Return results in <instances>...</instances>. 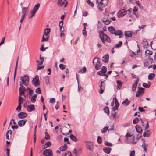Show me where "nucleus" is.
I'll list each match as a JSON object with an SVG mask.
<instances>
[{
    "instance_id": "34",
    "label": "nucleus",
    "mask_w": 156,
    "mask_h": 156,
    "mask_svg": "<svg viewBox=\"0 0 156 156\" xmlns=\"http://www.w3.org/2000/svg\"><path fill=\"white\" fill-rule=\"evenodd\" d=\"M12 133V131L11 130H9L6 133V138L8 139L9 140V135L10 136L11 135Z\"/></svg>"
},
{
    "instance_id": "19",
    "label": "nucleus",
    "mask_w": 156,
    "mask_h": 156,
    "mask_svg": "<svg viewBox=\"0 0 156 156\" xmlns=\"http://www.w3.org/2000/svg\"><path fill=\"white\" fill-rule=\"evenodd\" d=\"M113 130V128L108 129V127L105 126L101 129V133H104L106 132L107 130Z\"/></svg>"
},
{
    "instance_id": "43",
    "label": "nucleus",
    "mask_w": 156,
    "mask_h": 156,
    "mask_svg": "<svg viewBox=\"0 0 156 156\" xmlns=\"http://www.w3.org/2000/svg\"><path fill=\"white\" fill-rule=\"evenodd\" d=\"M133 136L132 135H131L129 134V133H128L126 135V139L127 140H128L129 139L128 138L129 137H131V140L132 139V138Z\"/></svg>"
},
{
    "instance_id": "54",
    "label": "nucleus",
    "mask_w": 156,
    "mask_h": 156,
    "mask_svg": "<svg viewBox=\"0 0 156 156\" xmlns=\"http://www.w3.org/2000/svg\"><path fill=\"white\" fill-rule=\"evenodd\" d=\"M21 105L20 103H19L18 105L17 108H16V110L18 112H20L21 110Z\"/></svg>"
},
{
    "instance_id": "8",
    "label": "nucleus",
    "mask_w": 156,
    "mask_h": 156,
    "mask_svg": "<svg viewBox=\"0 0 156 156\" xmlns=\"http://www.w3.org/2000/svg\"><path fill=\"white\" fill-rule=\"evenodd\" d=\"M153 59L151 58H150L147 59L144 63V65L145 67L148 66L149 65L152 63L153 62Z\"/></svg>"
},
{
    "instance_id": "15",
    "label": "nucleus",
    "mask_w": 156,
    "mask_h": 156,
    "mask_svg": "<svg viewBox=\"0 0 156 156\" xmlns=\"http://www.w3.org/2000/svg\"><path fill=\"white\" fill-rule=\"evenodd\" d=\"M26 119H23L20 120L18 122V124L20 127L23 126L27 122Z\"/></svg>"
},
{
    "instance_id": "42",
    "label": "nucleus",
    "mask_w": 156,
    "mask_h": 156,
    "mask_svg": "<svg viewBox=\"0 0 156 156\" xmlns=\"http://www.w3.org/2000/svg\"><path fill=\"white\" fill-rule=\"evenodd\" d=\"M154 76L155 75L154 73H150L148 75V79L149 80H152L154 77Z\"/></svg>"
},
{
    "instance_id": "22",
    "label": "nucleus",
    "mask_w": 156,
    "mask_h": 156,
    "mask_svg": "<svg viewBox=\"0 0 156 156\" xmlns=\"http://www.w3.org/2000/svg\"><path fill=\"white\" fill-rule=\"evenodd\" d=\"M133 32L130 31L125 32V35L126 37H131L132 36Z\"/></svg>"
},
{
    "instance_id": "35",
    "label": "nucleus",
    "mask_w": 156,
    "mask_h": 156,
    "mask_svg": "<svg viewBox=\"0 0 156 156\" xmlns=\"http://www.w3.org/2000/svg\"><path fill=\"white\" fill-rule=\"evenodd\" d=\"M141 140H142L143 142L142 145V147L144 149V151H146L147 150V146L146 145L144 140L143 139H142Z\"/></svg>"
},
{
    "instance_id": "14",
    "label": "nucleus",
    "mask_w": 156,
    "mask_h": 156,
    "mask_svg": "<svg viewBox=\"0 0 156 156\" xmlns=\"http://www.w3.org/2000/svg\"><path fill=\"white\" fill-rule=\"evenodd\" d=\"M115 107H113L112 108L113 111H115L116 110H117L118 109V107L119 106V104L118 101L117 99L115 98Z\"/></svg>"
},
{
    "instance_id": "16",
    "label": "nucleus",
    "mask_w": 156,
    "mask_h": 156,
    "mask_svg": "<svg viewBox=\"0 0 156 156\" xmlns=\"http://www.w3.org/2000/svg\"><path fill=\"white\" fill-rule=\"evenodd\" d=\"M34 106L33 105H28L27 107V110L29 112H31L34 110Z\"/></svg>"
},
{
    "instance_id": "18",
    "label": "nucleus",
    "mask_w": 156,
    "mask_h": 156,
    "mask_svg": "<svg viewBox=\"0 0 156 156\" xmlns=\"http://www.w3.org/2000/svg\"><path fill=\"white\" fill-rule=\"evenodd\" d=\"M108 0H101L100 4L103 6L107 5L108 3Z\"/></svg>"
},
{
    "instance_id": "20",
    "label": "nucleus",
    "mask_w": 156,
    "mask_h": 156,
    "mask_svg": "<svg viewBox=\"0 0 156 156\" xmlns=\"http://www.w3.org/2000/svg\"><path fill=\"white\" fill-rule=\"evenodd\" d=\"M105 81V80L104 81H101V84L100 86L101 88V90L99 92L101 94H102L104 92L105 88V86L104 85H102V83Z\"/></svg>"
},
{
    "instance_id": "23",
    "label": "nucleus",
    "mask_w": 156,
    "mask_h": 156,
    "mask_svg": "<svg viewBox=\"0 0 156 156\" xmlns=\"http://www.w3.org/2000/svg\"><path fill=\"white\" fill-rule=\"evenodd\" d=\"M118 3L117 5V6L119 8H121L123 5V1L122 0H118Z\"/></svg>"
},
{
    "instance_id": "33",
    "label": "nucleus",
    "mask_w": 156,
    "mask_h": 156,
    "mask_svg": "<svg viewBox=\"0 0 156 156\" xmlns=\"http://www.w3.org/2000/svg\"><path fill=\"white\" fill-rule=\"evenodd\" d=\"M18 58H19V57H18V58H17V60L16 62V66H15V71H14V80L15 79V76H16V73L17 65L18 63Z\"/></svg>"
},
{
    "instance_id": "48",
    "label": "nucleus",
    "mask_w": 156,
    "mask_h": 156,
    "mask_svg": "<svg viewBox=\"0 0 156 156\" xmlns=\"http://www.w3.org/2000/svg\"><path fill=\"white\" fill-rule=\"evenodd\" d=\"M59 68L61 70H63L66 67V66L65 65L60 64L59 65Z\"/></svg>"
},
{
    "instance_id": "39",
    "label": "nucleus",
    "mask_w": 156,
    "mask_h": 156,
    "mask_svg": "<svg viewBox=\"0 0 156 156\" xmlns=\"http://www.w3.org/2000/svg\"><path fill=\"white\" fill-rule=\"evenodd\" d=\"M67 145L66 144H65L64 145L60 147V150L61 151H64L67 149Z\"/></svg>"
},
{
    "instance_id": "28",
    "label": "nucleus",
    "mask_w": 156,
    "mask_h": 156,
    "mask_svg": "<svg viewBox=\"0 0 156 156\" xmlns=\"http://www.w3.org/2000/svg\"><path fill=\"white\" fill-rule=\"evenodd\" d=\"M103 61L107 63L108 62V58H109V56L108 55H105L103 57Z\"/></svg>"
},
{
    "instance_id": "51",
    "label": "nucleus",
    "mask_w": 156,
    "mask_h": 156,
    "mask_svg": "<svg viewBox=\"0 0 156 156\" xmlns=\"http://www.w3.org/2000/svg\"><path fill=\"white\" fill-rule=\"evenodd\" d=\"M102 22L106 25H108L110 23V21L108 19L105 20H102Z\"/></svg>"
},
{
    "instance_id": "13",
    "label": "nucleus",
    "mask_w": 156,
    "mask_h": 156,
    "mask_svg": "<svg viewBox=\"0 0 156 156\" xmlns=\"http://www.w3.org/2000/svg\"><path fill=\"white\" fill-rule=\"evenodd\" d=\"M18 116L20 119H23L25 118L27 116V114L25 112H21L18 113Z\"/></svg>"
},
{
    "instance_id": "27",
    "label": "nucleus",
    "mask_w": 156,
    "mask_h": 156,
    "mask_svg": "<svg viewBox=\"0 0 156 156\" xmlns=\"http://www.w3.org/2000/svg\"><path fill=\"white\" fill-rule=\"evenodd\" d=\"M116 82L117 84L116 88L117 89H120L122 87V83L120 80H117Z\"/></svg>"
},
{
    "instance_id": "56",
    "label": "nucleus",
    "mask_w": 156,
    "mask_h": 156,
    "mask_svg": "<svg viewBox=\"0 0 156 156\" xmlns=\"http://www.w3.org/2000/svg\"><path fill=\"white\" fill-rule=\"evenodd\" d=\"M104 144L106 146H111L112 145V144L111 143L108 142V141H105L104 142Z\"/></svg>"
},
{
    "instance_id": "6",
    "label": "nucleus",
    "mask_w": 156,
    "mask_h": 156,
    "mask_svg": "<svg viewBox=\"0 0 156 156\" xmlns=\"http://www.w3.org/2000/svg\"><path fill=\"white\" fill-rule=\"evenodd\" d=\"M126 13V11L124 9L120 10L117 13V16L119 18L122 17Z\"/></svg>"
},
{
    "instance_id": "38",
    "label": "nucleus",
    "mask_w": 156,
    "mask_h": 156,
    "mask_svg": "<svg viewBox=\"0 0 156 156\" xmlns=\"http://www.w3.org/2000/svg\"><path fill=\"white\" fill-rule=\"evenodd\" d=\"M130 101H129L128 99H126L123 101L122 103V104H125L127 106L129 104Z\"/></svg>"
},
{
    "instance_id": "36",
    "label": "nucleus",
    "mask_w": 156,
    "mask_h": 156,
    "mask_svg": "<svg viewBox=\"0 0 156 156\" xmlns=\"http://www.w3.org/2000/svg\"><path fill=\"white\" fill-rule=\"evenodd\" d=\"M63 22L62 21H61L59 22V26L60 27V29L61 32H63L64 30H62V28L63 27Z\"/></svg>"
},
{
    "instance_id": "4",
    "label": "nucleus",
    "mask_w": 156,
    "mask_h": 156,
    "mask_svg": "<svg viewBox=\"0 0 156 156\" xmlns=\"http://www.w3.org/2000/svg\"><path fill=\"white\" fill-rule=\"evenodd\" d=\"M20 80H22V84H23V85L24 84L26 86H28L29 81V78L28 76L24 75L23 77L21 76L20 77Z\"/></svg>"
},
{
    "instance_id": "17",
    "label": "nucleus",
    "mask_w": 156,
    "mask_h": 156,
    "mask_svg": "<svg viewBox=\"0 0 156 156\" xmlns=\"http://www.w3.org/2000/svg\"><path fill=\"white\" fill-rule=\"evenodd\" d=\"M104 152L106 154H109L111 150V148L109 147H105L103 148Z\"/></svg>"
},
{
    "instance_id": "61",
    "label": "nucleus",
    "mask_w": 156,
    "mask_h": 156,
    "mask_svg": "<svg viewBox=\"0 0 156 156\" xmlns=\"http://www.w3.org/2000/svg\"><path fill=\"white\" fill-rule=\"evenodd\" d=\"M65 156H72L71 153L69 151L65 153Z\"/></svg>"
},
{
    "instance_id": "11",
    "label": "nucleus",
    "mask_w": 156,
    "mask_h": 156,
    "mask_svg": "<svg viewBox=\"0 0 156 156\" xmlns=\"http://www.w3.org/2000/svg\"><path fill=\"white\" fill-rule=\"evenodd\" d=\"M139 79L138 78H137L136 80L135 81L134 84L132 86V90L134 92L136 90V87L137 84L139 82Z\"/></svg>"
},
{
    "instance_id": "21",
    "label": "nucleus",
    "mask_w": 156,
    "mask_h": 156,
    "mask_svg": "<svg viewBox=\"0 0 156 156\" xmlns=\"http://www.w3.org/2000/svg\"><path fill=\"white\" fill-rule=\"evenodd\" d=\"M40 6V4L39 3H38L37 5H36L33 8L31 11H33L34 12H35L36 13V12Z\"/></svg>"
},
{
    "instance_id": "55",
    "label": "nucleus",
    "mask_w": 156,
    "mask_h": 156,
    "mask_svg": "<svg viewBox=\"0 0 156 156\" xmlns=\"http://www.w3.org/2000/svg\"><path fill=\"white\" fill-rule=\"evenodd\" d=\"M25 16L22 15L21 17V20L20 21V22L21 23V25L22 23H23V20L25 18Z\"/></svg>"
},
{
    "instance_id": "30",
    "label": "nucleus",
    "mask_w": 156,
    "mask_h": 156,
    "mask_svg": "<svg viewBox=\"0 0 156 156\" xmlns=\"http://www.w3.org/2000/svg\"><path fill=\"white\" fill-rule=\"evenodd\" d=\"M86 72V68L85 67H83L82 69L79 70L78 72L81 73H83Z\"/></svg>"
},
{
    "instance_id": "37",
    "label": "nucleus",
    "mask_w": 156,
    "mask_h": 156,
    "mask_svg": "<svg viewBox=\"0 0 156 156\" xmlns=\"http://www.w3.org/2000/svg\"><path fill=\"white\" fill-rule=\"evenodd\" d=\"M70 138L73 141L76 142L78 140L76 137L73 134H71L70 135Z\"/></svg>"
},
{
    "instance_id": "58",
    "label": "nucleus",
    "mask_w": 156,
    "mask_h": 156,
    "mask_svg": "<svg viewBox=\"0 0 156 156\" xmlns=\"http://www.w3.org/2000/svg\"><path fill=\"white\" fill-rule=\"evenodd\" d=\"M36 92L37 94H40L41 93V91L40 88L38 87L36 90Z\"/></svg>"
},
{
    "instance_id": "46",
    "label": "nucleus",
    "mask_w": 156,
    "mask_h": 156,
    "mask_svg": "<svg viewBox=\"0 0 156 156\" xmlns=\"http://www.w3.org/2000/svg\"><path fill=\"white\" fill-rule=\"evenodd\" d=\"M139 121V119L137 117L133 121V123L134 124H136Z\"/></svg>"
},
{
    "instance_id": "24",
    "label": "nucleus",
    "mask_w": 156,
    "mask_h": 156,
    "mask_svg": "<svg viewBox=\"0 0 156 156\" xmlns=\"http://www.w3.org/2000/svg\"><path fill=\"white\" fill-rule=\"evenodd\" d=\"M136 129L137 132L140 134H141L142 132V130L141 128V127L140 126L136 125Z\"/></svg>"
},
{
    "instance_id": "29",
    "label": "nucleus",
    "mask_w": 156,
    "mask_h": 156,
    "mask_svg": "<svg viewBox=\"0 0 156 156\" xmlns=\"http://www.w3.org/2000/svg\"><path fill=\"white\" fill-rule=\"evenodd\" d=\"M108 30L111 33L113 34L115 30V29L112 27H110L108 28Z\"/></svg>"
},
{
    "instance_id": "12",
    "label": "nucleus",
    "mask_w": 156,
    "mask_h": 156,
    "mask_svg": "<svg viewBox=\"0 0 156 156\" xmlns=\"http://www.w3.org/2000/svg\"><path fill=\"white\" fill-rule=\"evenodd\" d=\"M113 34H114L115 36L119 35V37L120 38L122 37L123 36V34L120 30H118L117 31L115 30L114 33Z\"/></svg>"
},
{
    "instance_id": "59",
    "label": "nucleus",
    "mask_w": 156,
    "mask_h": 156,
    "mask_svg": "<svg viewBox=\"0 0 156 156\" xmlns=\"http://www.w3.org/2000/svg\"><path fill=\"white\" fill-rule=\"evenodd\" d=\"M143 86L144 87L146 88H148L150 87V85L145 83H143Z\"/></svg>"
},
{
    "instance_id": "3",
    "label": "nucleus",
    "mask_w": 156,
    "mask_h": 156,
    "mask_svg": "<svg viewBox=\"0 0 156 156\" xmlns=\"http://www.w3.org/2000/svg\"><path fill=\"white\" fill-rule=\"evenodd\" d=\"M32 83V84L35 87L40 86L39 76L38 75H36L35 77L33 79Z\"/></svg>"
},
{
    "instance_id": "5",
    "label": "nucleus",
    "mask_w": 156,
    "mask_h": 156,
    "mask_svg": "<svg viewBox=\"0 0 156 156\" xmlns=\"http://www.w3.org/2000/svg\"><path fill=\"white\" fill-rule=\"evenodd\" d=\"M87 148L90 151H92L94 147V144L93 142L90 141L86 142Z\"/></svg>"
},
{
    "instance_id": "10",
    "label": "nucleus",
    "mask_w": 156,
    "mask_h": 156,
    "mask_svg": "<svg viewBox=\"0 0 156 156\" xmlns=\"http://www.w3.org/2000/svg\"><path fill=\"white\" fill-rule=\"evenodd\" d=\"M20 85L21 87L19 89V92L20 96H21L24 94V91H25L26 89L25 87L23 86V84H22L21 83H20Z\"/></svg>"
},
{
    "instance_id": "32",
    "label": "nucleus",
    "mask_w": 156,
    "mask_h": 156,
    "mask_svg": "<svg viewBox=\"0 0 156 156\" xmlns=\"http://www.w3.org/2000/svg\"><path fill=\"white\" fill-rule=\"evenodd\" d=\"M152 54V51L149 50L146 51L145 53V55L146 56L148 55H151Z\"/></svg>"
},
{
    "instance_id": "26",
    "label": "nucleus",
    "mask_w": 156,
    "mask_h": 156,
    "mask_svg": "<svg viewBox=\"0 0 156 156\" xmlns=\"http://www.w3.org/2000/svg\"><path fill=\"white\" fill-rule=\"evenodd\" d=\"M28 9V7H23L22 8V15L26 16V12L27 11Z\"/></svg>"
},
{
    "instance_id": "64",
    "label": "nucleus",
    "mask_w": 156,
    "mask_h": 156,
    "mask_svg": "<svg viewBox=\"0 0 156 156\" xmlns=\"http://www.w3.org/2000/svg\"><path fill=\"white\" fill-rule=\"evenodd\" d=\"M51 143L50 141L48 142L46 144H45V145L46 146V148H47L48 147H49L51 145Z\"/></svg>"
},
{
    "instance_id": "7",
    "label": "nucleus",
    "mask_w": 156,
    "mask_h": 156,
    "mask_svg": "<svg viewBox=\"0 0 156 156\" xmlns=\"http://www.w3.org/2000/svg\"><path fill=\"white\" fill-rule=\"evenodd\" d=\"M43 154L45 156H53L52 151L50 149H46L44 150Z\"/></svg>"
},
{
    "instance_id": "63",
    "label": "nucleus",
    "mask_w": 156,
    "mask_h": 156,
    "mask_svg": "<svg viewBox=\"0 0 156 156\" xmlns=\"http://www.w3.org/2000/svg\"><path fill=\"white\" fill-rule=\"evenodd\" d=\"M55 101V99L54 98H51L49 101V102H50V103H54Z\"/></svg>"
},
{
    "instance_id": "44",
    "label": "nucleus",
    "mask_w": 156,
    "mask_h": 156,
    "mask_svg": "<svg viewBox=\"0 0 156 156\" xmlns=\"http://www.w3.org/2000/svg\"><path fill=\"white\" fill-rule=\"evenodd\" d=\"M64 3V2H63L62 0H58V4L59 6L61 7Z\"/></svg>"
},
{
    "instance_id": "62",
    "label": "nucleus",
    "mask_w": 156,
    "mask_h": 156,
    "mask_svg": "<svg viewBox=\"0 0 156 156\" xmlns=\"http://www.w3.org/2000/svg\"><path fill=\"white\" fill-rule=\"evenodd\" d=\"M135 154V151L134 150H133L131 151L130 153V156H134Z\"/></svg>"
},
{
    "instance_id": "49",
    "label": "nucleus",
    "mask_w": 156,
    "mask_h": 156,
    "mask_svg": "<svg viewBox=\"0 0 156 156\" xmlns=\"http://www.w3.org/2000/svg\"><path fill=\"white\" fill-rule=\"evenodd\" d=\"M148 131L144 132L143 134V136L144 137H148L150 136V133H148Z\"/></svg>"
},
{
    "instance_id": "45",
    "label": "nucleus",
    "mask_w": 156,
    "mask_h": 156,
    "mask_svg": "<svg viewBox=\"0 0 156 156\" xmlns=\"http://www.w3.org/2000/svg\"><path fill=\"white\" fill-rule=\"evenodd\" d=\"M45 138L47 140H49L50 138V135L48 134V133L47 132H46L45 133Z\"/></svg>"
},
{
    "instance_id": "47",
    "label": "nucleus",
    "mask_w": 156,
    "mask_h": 156,
    "mask_svg": "<svg viewBox=\"0 0 156 156\" xmlns=\"http://www.w3.org/2000/svg\"><path fill=\"white\" fill-rule=\"evenodd\" d=\"M102 139L101 136H98V137L97 141L99 144H101L102 143Z\"/></svg>"
},
{
    "instance_id": "57",
    "label": "nucleus",
    "mask_w": 156,
    "mask_h": 156,
    "mask_svg": "<svg viewBox=\"0 0 156 156\" xmlns=\"http://www.w3.org/2000/svg\"><path fill=\"white\" fill-rule=\"evenodd\" d=\"M23 98L21 96H20L19 97V103H20V104L21 105V104L23 103Z\"/></svg>"
},
{
    "instance_id": "40",
    "label": "nucleus",
    "mask_w": 156,
    "mask_h": 156,
    "mask_svg": "<svg viewBox=\"0 0 156 156\" xmlns=\"http://www.w3.org/2000/svg\"><path fill=\"white\" fill-rule=\"evenodd\" d=\"M104 112L106 113L108 115H109V112L108 108V107H105L104 108Z\"/></svg>"
},
{
    "instance_id": "25",
    "label": "nucleus",
    "mask_w": 156,
    "mask_h": 156,
    "mask_svg": "<svg viewBox=\"0 0 156 156\" xmlns=\"http://www.w3.org/2000/svg\"><path fill=\"white\" fill-rule=\"evenodd\" d=\"M151 48L154 50L156 49V41H154V42L151 41Z\"/></svg>"
},
{
    "instance_id": "1",
    "label": "nucleus",
    "mask_w": 156,
    "mask_h": 156,
    "mask_svg": "<svg viewBox=\"0 0 156 156\" xmlns=\"http://www.w3.org/2000/svg\"><path fill=\"white\" fill-rule=\"evenodd\" d=\"M99 36L101 40L103 43H104L105 41L108 43L111 42L110 38L108 35L105 34L103 31L100 32Z\"/></svg>"
},
{
    "instance_id": "52",
    "label": "nucleus",
    "mask_w": 156,
    "mask_h": 156,
    "mask_svg": "<svg viewBox=\"0 0 156 156\" xmlns=\"http://www.w3.org/2000/svg\"><path fill=\"white\" fill-rule=\"evenodd\" d=\"M86 2L91 7H93L94 6V4L91 2L90 0H87Z\"/></svg>"
},
{
    "instance_id": "9",
    "label": "nucleus",
    "mask_w": 156,
    "mask_h": 156,
    "mask_svg": "<svg viewBox=\"0 0 156 156\" xmlns=\"http://www.w3.org/2000/svg\"><path fill=\"white\" fill-rule=\"evenodd\" d=\"M144 89V88L138 87V90L136 92V96L137 97H139L140 95L143 94L144 92L143 90Z\"/></svg>"
},
{
    "instance_id": "2",
    "label": "nucleus",
    "mask_w": 156,
    "mask_h": 156,
    "mask_svg": "<svg viewBox=\"0 0 156 156\" xmlns=\"http://www.w3.org/2000/svg\"><path fill=\"white\" fill-rule=\"evenodd\" d=\"M92 63L94 65H95V68L96 70H98L100 69L102 64L100 62L99 58L95 57L93 59Z\"/></svg>"
},
{
    "instance_id": "50",
    "label": "nucleus",
    "mask_w": 156,
    "mask_h": 156,
    "mask_svg": "<svg viewBox=\"0 0 156 156\" xmlns=\"http://www.w3.org/2000/svg\"><path fill=\"white\" fill-rule=\"evenodd\" d=\"M104 73H106L107 71V68L105 66H103L101 70Z\"/></svg>"
},
{
    "instance_id": "53",
    "label": "nucleus",
    "mask_w": 156,
    "mask_h": 156,
    "mask_svg": "<svg viewBox=\"0 0 156 156\" xmlns=\"http://www.w3.org/2000/svg\"><path fill=\"white\" fill-rule=\"evenodd\" d=\"M122 44V42L121 41H120L118 44H116L115 46V47L119 48L120 47Z\"/></svg>"
},
{
    "instance_id": "41",
    "label": "nucleus",
    "mask_w": 156,
    "mask_h": 156,
    "mask_svg": "<svg viewBox=\"0 0 156 156\" xmlns=\"http://www.w3.org/2000/svg\"><path fill=\"white\" fill-rule=\"evenodd\" d=\"M36 13L35 12H34L32 11H31L30 12V15H29V18L31 19L34 16Z\"/></svg>"
},
{
    "instance_id": "60",
    "label": "nucleus",
    "mask_w": 156,
    "mask_h": 156,
    "mask_svg": "<svg viewBox=\"0 0 156 156\" xmlns=\"http://www.w3.org/2000/svg\"><path fill=\"white\" fill-rule=\"evenodd\" d=\"M44 35L43 36V37H42V42H44L45 41H47L48 39V37L46 38H45L44 37Z\"/></svg>"
},
{
    "instance_id": "31",
    "label": "nucleus",
    "mask_w": 156,
    "mask_h": 156,
    "mask_svg": "<svg viewBox=\"0 0 156 156\" xmlns=\"http://www.w3.org/2000/svg\"><path fill=\"white\" fill-rule=\"evenodd\" d=\"M50 29L49 28H47L45 29L44 30V35L47 36L49 33L50 32Z\"/></svg>"
}]
</instances>
